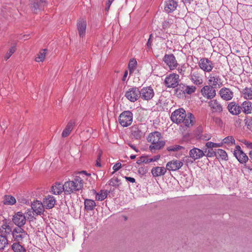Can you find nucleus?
<instances>
[{"label":"nucleus","instance_id":"f257e3e1","mask_svg":"<svg viewBox=\"0 0 252 252\" xmlns=\"http://www.w3.org/2000/svg\"><path fill=\"white\" fill-rule=\"evenodd\" d=\"M171 121L176 124L183 123L186 127H190L195 123L194 115L191 113H186L183 108H179L173 112L170 117Z\"/></svg>","mask_w":252,"mask_h":252},{"label":"nucleus","instance_id":"f03ea898","mask_svg":"<svg viewBox=\"0 0 252 252\" xmlns=\"http://www.w3.org/2000/svg\"><path fill=\"white\" fill-rule=\"evenodd\" d=\"M147 140L151 143L149 149L152 153H155L157 151L161 149L165 144V142L161 139V133L158 131L150 133L147 137Z\"/></svg>","mask_w":252,"mask_h":252},{"label":"nucleus","instance_id":"7ed1b4c3","mask_svg":"<svg viewBox=\"0 0 252 252\" xmlns=\"http://www.w3.org/2000/svg\"><path fill=\"white\" fill-rule=\"evenodd\" d=\"M64 186L65 194H70L82 189L83 180L80 176H76L73 180L65 182Z\"/></svg>","mask_w":252,"mask_h":252},{"label":"nucleus","instance_id":"20e7f679","mask_svg":"<svg viewBox=\"0 0 252 252\" xmlns=\"http://www.w3.org/2000/svg\"><path fill=\"white\" fill-rule=\"evenodd\" d=\"M118 120L122 126L127 127L132 123L133 114L130 111H125L120 114Z\"/></svg>","mask_w":252,"mask_h":252},{"label":"nucleus","instance_id":"39448f33","mask_svg":"<svg viewBox=\"0 0 252 252\" xmlns=\"http://www.w3.org/2000/svg\"><path fill=\"white\" fill-rule=\"evenodd\" d=\"M189 77L191 82L195 85L200 86L203 84V75L198 68H191Z\"/></svg>","mask_w":252,"mask_h":252},{"label":"nucleus","instance_id":"423d86ee","mask_svg":"<svg viewBox=\"0 0 252 252\" xmlns=\"http://www.w3.org/2000/svg\"><path fill=\"white\" fill-rule=\"evenodd\" d=\"M179 81V75L176 73H171L165 77L164 84L167 88H175L178 87Z\"/></svg>","mask_w":252,"mask_h":252},{"label":"nucleus","instance_id":"0eeeda50","mask_svg":"<svg viewBox=\"0 0 252 252\" xmlns=\"http://www.w3.org/2000/svg\"><path fill=\"white\" fill-rule=\"evenodd\" d=\"M12 234L14 241L19 243H22L24 239L28 236L27 233L22 227L15 228L13 230Z\"/></svg>","mask_w":252,"mask_h":252},{"label":"nucleus","instance_id":"6e6552de","mask_svg":"<svg viewBox=\"0 0 252 252\" xmlns=\"http://www.w3.org/2000/svg\"><path fill=\"white\" fill-rule=\"evenodd\" d=\"M198 63L199 68L204 72H210L214 67L213 62L207 58H201Z\"/></svg>","mask_w":252,"mask_h":252},{"label":"nucleus","instance_id":"1a4fd4ad","mask_svg":"<svg viewBox=\"0 0 252 252\" xmlns=\"http://www.w3.org/2000/svg\"><path fill=\"white\" fill-rule=\"evenodd\" d=\"M30 7L34 13H37L44 8L46 4V0H29Z\"/></svg>","mask_w":252,"mask_h":252},{"label":"nucleus","instance_id":"9d476101","mask_svg":"<svg viewBox=\"0 0 252 252\" xmlns=\"http://www.w3.org/2000/svg\"><path fill=\"white\" fill-rule=\"evenodd\" d=\"M163 61L168 66L170 70L175 69L178 65L175 57L173 54H165L163 58Z\"/></svg>","mask_w":252,"mask_h":252},{"label":"nucleus","instance_id":"9b49d317","mask_svg":"<svg viewBox=\"0 0 252 252\" xmlns=\"http://www.w3.org/2000/svg\"><path fill=\"white\" fill-rule=\"evenodd\" d=\"M125 96L131 102H135L140 97V90L136 87L130 88L126 93Z\"/></svg>","mask_w":252,"mask_h":252},{"label":"nucleus","instance_id":"f8f14e48","mask_svg":"<svg viewBox=\"0 0 252 252\" xmlns=\"http://www.w3.org/2000/svg\"><path fill=\"white\" fill-rule=\"evenodd\" d=\"M26 217L22 212H18L13 216L12 221L17 227H22L26 222Z\"/></svg>","mask_w":252,"mask_h":252},{"label":"nucleus","instance_id":"ddd939ff","mask_svg":"<svg viewBox=\"0 0 252 252\" xmlns=\"http://www.w3.org/2000/svg\"><path fill=\"white\" fill-rule=\"evenodd\" d=\"M233 155L241 163H245L248 160V157L242 151L240 146L237 145L233 152Z\"/></svg>","mask_w":252,"mask_h":252},{"label":"nucleus","instance_id":"4468645a","mask_svg":"<svg viewBox=\"0 0 252 252\" xmlns=\"http://www.w3.org/2000/svg\"><path fill=\"white\" fill-rule=\"evenodd\" d=\"M200 92L204 97L209 99L214 98L216 94V90L213 86L209 85L204 86L201 89Z\"/></svg>","mask_w":252,"mask_h":252},{"label":"nucleus","instance_id":"2eb2a0df","mask_svg":"<svg viewBox=\"0 0 252 252\" xmlns=\"http://www.w3.org/2000/svg\"><path fill=\"white\" fill-rule=\"evenodd\" d=\"M142 124L135 125L130 127L131 133L133 137L136 139H141L144 136V132L142 130Z\"/></svg>","mask_w":252,"mask_h":252},{"label":"nucleus","instance_id":"dca6fc26","mask_svg":"<svg viewBox=\"0 0 252 252\" xmlns=\"http://www.w3.org/2000/svg\"><path fill=\"white\" fill-rule=\"evenodd\" d=\"M140 98L143 100H149L154 96L155 93L151 87H144L140 90Z\"/></svg>","mask_w":252,"mask_h":252},{"label":"nucleus","instance_id":"f3484780","mask_svg":"<svg viewBox=\"0 0 252 252\" xmlns=\"http://www.w3.org/2000/svg\"><path fill=\"white\" fill-rule=\"evenodd\" d=\"M206 152L207 149L203 151L199 148H193L189 151V155L190 158L195 160L202 158Z\"/></svg>","mask_w":252,"mask_h":252},{"label":"nucleus","instance_id":"a211bd4d","mask_svg":"<svg viewBox=\"0 0 252 252\" xmlns=\"http://www.w3.org/2000/svg\"><path fill=\"white\" fill-rule=\"evenodd\" d=\"M227 109L230 114L233 115H238L241 113L242 107L235 102H230L227 105Z\"/></svg>","mask_w":252,"mask_h":252},{"label":"nucleus","instance_id":"6ab92c4d","mask_svg":"<svg viewBox=\"0 0 252 252\" xmlns=\"http://www.w3.org/2000/svg\"><path fill=\"white\" fill-rule=\"evenodd\" d=\"M183 164V162L180 160H172L167 162L166 167L169 171H176L179 169Z\"/></svg>","mask_w":252,"mask_h":252},{"label":"nucleus","instance_id":"aec40b11","mask_svg":"<svg viewBox=\"0 0 252 252\" xmlns=\"http://www.w3.org/2000/svg\"><path fill=\"white\" fill-rule=\"evenodd\" d=\"M221 97L225 100H230L233 97V93L230 89L227 88H222L220 91Z\"/></svg>","mask_w":252,"mask_h":252},{"label":"nucleus","instance_id":"412c9836","mask_svg":"<svg viewBox=\"0 0 252 252\" xmlns=\"http://www.w3.org/2000/svg\"><path fill=\"white\" fill-rule=\"evenodd\" d=\"M77 26L79 36L81 37H83L85 35L87 27V22L86 20L84 19H80L78 20Z\"/></svg>","mask_w":252,"mask_h":252},{"label":"nucleus","instance_id":"4be33fe9","mask_svg":"<svg viewBox=\"0 0 252 252\" xmlns=\"http://www.w3.org/2000/svg\"><path fill=\"white\" fill-rule=\"evenodd\" d=\"M177 1L175 0H166L165 2L164 10L167 13L174 11L177 7Z\"/></svg>","mask_w":252,"mask_h":252},{"label":"nucleus","instance_id":"5701e85b","mask_svg":"<svg viewBox=\"0 0 252 252\" xmlns=\"http://www.w3.org/2000/svg\"><path fill=\"white\" fill-rule=\"evenodd\" d=\"M208 79L209 85L213 87L219 85V83H220L221 81L220 76L214 72L210 73Z\"/></svg>","mask_w":252,"mask_h":252},{"label":"nucleus","instance_id":"b1692460","mask_svg":"<svg viewBox=\"0 0 252 252\" xmlns=\"http://www.w3.org/2000/svg\"><path fill=\"white\" fill-rule=\"evenodd\" d=\"M208 104L213 112L221 113L223 111L221 104L216 99L210 100Z\"/></svg>","mask_w":252,"mask_h":252},{"label":"nucleus","instance_id":"393cba45","mask_svg":"<svg viewBox=\"0 0 252 252\" xmlns=\"http://www.w3.org/2000/svg\"><path fill=\"white\" fill-rule=\"evenodd\" d=\"M64 187V184L62 185L59 183H56L51 188V192L54 194L59 195L61 194L63 191L65 192Z\"/></svg>","mask_w":252,"mask_h":252},{"label":"nucleus","instance_id":"a878e982","mask_svg":"<svg viewBox=\"0 0 252 252\" xmlns=\"http://www.w3.org/2000/svg\"><path fill=\"white\" fill-rule=\"evenodd\" d=\"M56 202V200L54 197L48 195L46 196L43 201V204L44 206L46 209H51L54 207Z\"/></svg>","mask_w":252,"mask_h":252},{"label":"nucleus","instance_id":"bb28decb","mask_svg":"<svg viewBox=\"0 0 252 252\" xmlns=\"http://www.w3.org/2000/svg\"><path fill=\"white\" fill-rule=\"evenodd\" d=\"M43 204L41 202L36 201L32 204V209L37 215H40L43 212Z\"/></svg>","mask_w":252,"mask_h":252},{"label":"nucleus","instance_id":"cd10ccee","mask_svg":"<svg viewBox=\"0 0 252 252\" xmlns=\"http://www.w3.org/2000/svg\"><path fill=\"white\" fill-rule=\"evenodd\" d=\"M166 167L157 166L152 169L151 173L154 177H158L164 175L166 172Z\"/></svg>","mask_w":252,"mask_h":252},{"label":"nucleus","instance_id":"c85d7f7f","mask_svg":"<svg viewBox=\"0 0 252 252\" xmlns=\"http://www.w3.org/2000/svg\"><path fill=\"white\" fill-rule=\"evenodd\" d=\"M242 110L245 114L252 113V102L249 101H244L241 105Z\"/></svg>","mask_w":252,"mask_h":252},{"label":"nucleus","instance_id":"c756f323","mask_svg":"<svg viewBox=\"0 0 252 252\" xmlns=\"http://www.w3.org/2000/svg\"><path fill=\"white\" fill-rule=\"evenodd\" d=\"M0 232L1 234L4 236L9 234L11 232V228L5 219L3 220L2 224L0 227Z\"/></svg>","mask_w":252,"mask_h":252},{"label":"nucleus","instance_id":"7c9ffc66","mask_svg":"<svg viewBox=\"0 0 252 252\" xmlns=\"http://www.w3.org/2000/svg\"><path fill=\"white\" fill-rule=\"evenodd\" d=\"M243 98L247 100L252 99V87H246L241 91Z\"/></svg>","mask_w":252,"mask_h":252},{"label":"nucleus","instance_id":"2f4dec72","mask_svg":"<svg viewBox=\"0 0 252 252\" xmlns=\"http://www.w3.org/2000/svg\"><path fill=\"white\" fill-rule=\"evenodd\" d=\"M75 123L73 121H70L67 124L65 128L62 132V136L66 137L68 136L73 128Z\"/></svg>","mask_w":252,"mask_h":252},{"label":"nucleus","instance_id":"473e14b6","mask_svg":"<svg viewBox=\"0 0 252 252\" xmlns=\"http://www.w3.org/2000/svg\"><path fill=\"white\" fill-rule=\"evenodd\" d=\"M84 207L87 211H93L96 206L94 200L90 199H85L84 200Z\"/></svg>","mask_w":252,"mask_h":252},{"label":"nucleus","instance_id":"72a5a7b5","mask_svg":"<svg viewBox=\"0 0 252 252\" xmlns=\"http://www.w3.org/2000/svg\"><path fill=\"white\" fill-rule=\"evenodd\" d=\"M216 157L221 160H228V157L226 152L222 149H219L216 150Z\"/></svg>","mask_w":252,"mask_h":252},{"label":"nucleus","instance_id":"f704fd0d","mask_svg":"<svg viewBox=\"0 0 252 252\" xmlns=\"http://www.w3.org/2000/svg\"><path fill=\"white\" fill-rule=\"evenodd\" d=\"M2 202L5 205H11L16 203V199L12 196L5 195L3 197Z\"/></svg>","mask_w":252,"mask_h":252},{"label":"nucleus","instance_id":"c9c22d12","mask_svg":"<svg viewBox=\"0 0 252 252\" xmlns=\"http://www.w3.org/2000/svg\"><path fill=\"white\" fill-rule=\"evenodd\" d=\"M21 243L15 242L11 246V249L14 252H26L25 248L20 244Z\"/></svg>","mask_w":252,"mask_h":252},{"label":"nucleus","instance_id":"e433bc0d","mask_svg":"<svg viewBox=\"0 0 252 252\" xmlns=\"http://www.w3.org/2000/svg\"><path fill=\"white\" fill-rule=\"evenodd\" d=\"M221 143H222V145L225 144L228 146H231L235 144V140L232 136H227L222 139Z\"/></svg>","mask_w":252,"mask_h":252},{"label":"nucleus","instance_id":"4c0bfd02","mask_svg":"<svg viewBox=\"0 0 252 252\" xmlns=\"http://www.w3.org/2000/svg\"><path fill=\"white\" fill-rule=\"evenodd\" d=\"M8 244V240L6 236L0 234V251L3 250Z\"/></svg>","mask_w":252,"mask_h":252},{"label":"nucleus","instance_id":"58836bf2","mask_svg":"<svg viewBox=\"0 0 252 252\" xmlns=\"http://www.w3.org/2000/svg\"><path fill=\"white\" fill-rule=\"evenodd\" d=\"M107 191L101 190L99 192L96 193L95 198L97 200L102 201L107 197Z\"/></svg>","mask_w":252,"mask_h":252},{"label":"nucleus","instance_id":"ea45409f","mask_svg":"<svg viewBox=\"0 0 252 252\" xmlns=\"http://www.w3.org/2000/svg\"><path fill=\"white\" fill-rule=\"evenodd\" d=\"M46 51L47 50L45 49L41 51L35 58V61L37 62H43L46 56Z\"/></svg>","mask_w":252,"mask_h":252},{"label":"nucleus","instance_id":"a19ab883","mask_svg":"<svg viewBox=\"0 0 252 252\" xmlns=\"http://www.w3.org/2000/svg\"><path fill=\"white\" fill-rule=\"evenodd\" d=\"M136 66L137 61L136 60L134 59L130 60L128 63V69L130 74L134 72Z\"/></svg>","mask_w":252,"mask_h":252},{"label":"nucleus","instance_id":"79ce46f5","mask_svg":"<svg viewBox=\"0 0 252 252\" xmlns=\"http://www.w3.org/2000/svg\"><path fill=\"white\" fill-rule=\"evenodd\" d=\"M160 157V156L159 155H156L152 158H149L147 156H144L145 163L156 161L159 159Z\"/></svg>","mask_w":252,"mask_h":252},{"label":"nucleus","instance_id":"37998d69","mask_svg":"<svg viewBox=\"0 0 252 252\" xmlns=\"http://www.w3.org/2000/svg\"><path fill=\"white\" fill-rule=\"evenodd\" d=\"M196 87L195 86L193 85H188L185 91L184 94H191L192 93H194L196 91Z\"/></svg>","mask_w":252,"mask_h":252},{"label":"nucleus","instance_id":"c03bdc74","mask_svg":"<svg viewBox=\"0 0 252 252\" xmlns=\"http://www.w3.org/2000/svg\"><path fill=\"white\" fill-rule=\"evenodd\" d=\"M120 180L117 177H113L109 181V185L113 187H118Z\"/></svg>","mask_w":252,"mask_h":252},{"label":"nucleus","instance_id":"a18cd8bd","mask_svg":"<svg viewBox=\"0 0 252 252\" xmlns=\"http://www.w3.org/2000/svg\"><path fill=\"white\" fill-rule=\"evenodd\" d=\"M222 146V143H216L212 142H208L206 143L205 146L208 149H213L216 147H220Z\"/></svg>","mask_w":252,"mask_h":252},{"label":"nucleus","instance_id":"49530a36","mask_svg":"<svg viewBox=\"0 0 252 252\" xmlns=\"http://www.w3.org/2000/svg\"><path fill=\"white\" fill-rule=\"evenodd\" d=\"M16 51V46H12L7 51L4 56V59L7 60Z\"/></svg>","mask_w":252,"mask_h":252},{"label":"nucleus","instance_id":"de8ad7c7","mask_svg":"<svg viewBox=\"0 0 252 252\" xmlns=\"http://www.w3.org/2000/svg\"><path fill=\"white\" fill-rule=\"evenodd\" d=\"M186 67L184 64L179 66L178 68V71L182 76H185L186 73Z\"/></svg>","mask_w":252,"mask_h":252},{"label":"nucleus","instance_id":"09e8293b","mask_svg":"<svg viewBox=\"0 0 252 252\" xmlns=\"http://www.w3.org/2000/svg\"><path fill=\"white\" fill-rule=\"evenodd\" d=\"M206 156L207 157H216V151H213V149H209L208 150H207V152L206 153Z\"/></svg>","mask_w":252,"mask_h":252},{"label":"nucleus","instance_id":"8fccbe9b","mask_svg":"<svg viewBox=\"0 0 252 252\" xmlns=\"http://www.w3.org/2000/svg\"><path fill=\"white\" fill-rule=\"evenodd\" d=\"M183 148V147L182 146L179 145H174L172 147H169L167 150L169 151H176Z\"/></svg>","mask_w":252,"mask_h":252},{"label":"nucleus","instance_id":"3c124183","mask_svg":"<svg viewBox=\"0 0 252 252\" xmlns=\"http://www.w3.org/2000/svg\"><path fill=\"white\" fill-rule=\"evenodd\" d=\"M152 36H153L152 34H151L150 35L149 38L148 39L147 43V47L149 50H150V49H152V42H153V40L152 39Z\"/></svg>","mask_w":252,"mask_h":252},{"label":"nucleus","instance_id":"603ef678","mask_svg":"<svg viewBox=\"0 0 252 252\" xmlns=\"http://www.w3.org/2000/svg\"><path fill=\"white\" fill-rule=\"evenodd\" d=\"M187 85L185 84H183V83H181V84H179L178 85V88L177 89L181 91L184 94L185 93V91L186 90V87H187Z\"/></svg>","mask_w":252,"mask_h":252},{"label":"nucleus","instance_id":"864d4df0","mask_svg":"<svg viewBox=\"0 0 252 252\" xmlns=\"http://www.w3.org/2000/svg\"><path fill=\"white\" fill-rule=\"evenodd\" d=\"M211 135L208 134H202L199 137V138L201 140L207 141L211 139Z\"/></svg>","mask_w":252,"mask_h":252},{"label":"nucleus","instance_id":"5fc2aeb1","mask_svg":"<svg viewBox=\"0 0 252 252\" xmlns=\"http://www.w3.org/2000/svg\"><path fill=\"white\" fill-rule=\"evenodd\" d=\"M122 166V164L120 162L116 163L113 166V169L114 170V172L117 171L119 170Z\"/></svg>","mask_w":252,"mask_h":252},{"label":"nucleus","instance_id":"6e6d98bb","mask_svg":"<svg viewBox=\"0 0 252 252\" xmlns=\"http://www.w3.org/2000/svg\"><path fill=\"white\" fill-rule=\"evenodd\" d=\"M243 143L247 146V148L252 149V142H250L248 141H245Z\"/></svg>","mask_w":252,"mask_h":252},{"label":"nucleus","instance_id":"4d7b16f0","mask_svg":"<svg viewBox=\"0 0 252 252\" xmlns=\"http://www.w3.org/2000/svg\"><path fill=\"white\" fill-rule=\"evenodd\" d=\"M100 157H101V154H99L98 156V158H97V159L96 160V163H95V165L97 166V167H101V164H100Z\"/></svg>","mask_w":252,"mask_h":252},{"label":"nucleus","instance_id":"13d9d810","mask_svg":"<svg viewBox=\"0 0 252 252\" xmlns=\"http://www.w3.org/2000/svg\"><path fill=\"white\" fill-rule=\"evenodd\" d=\"M125 178L127 181L130 182V183H134L135 182V179L134 178L125 176Z\"/></svg>","mask_w":252,"mask_h":252},{"label":"nucleus","instance_id":"bf43d9fd","mask_svg":"<svg viewBox=\"0 0 252 252\" xmlns=\"http://www.w3.org/2000/svg\"><path fill=\"white\" fill-rule=\"evenodd\" d=\"M136 163L138 164H140L142 163H145V161H144V156H141L139 159H138L137 161H136Z\"/></svg>","mask_w":252,"mask_h":252},{"label":"nucleus","instance_id":"052dcab7","mask_svg":"<svg viewBox=\"0 0 252 252\" xmlns=\"http://www.w3.org/2000/svg\"><path fill=\"white\" fill-rule=\"evenodd\" d=\"M169 22L167 21H164L162 23V27L164 29L168 28L169 27Z\"/></svg>","mask_w":252,"mask_h":252},{"label":"nucleus","instance_id":"680f3d73","mask_svg":"<svg viewBox=\"0 0 252 252\" xmlns=\"http://www.w3.org/2000/svg\"><path fill=\"white\" fill-rule=\"evenodd\" d=\"M127 144L128 145V146L131 148H132V149H133L134 151H135L136 152H139V150H138V149H137L136 148V147L132 145V144L130 143H127Z\"/></svg>","mask_w":252,"mask_h":252},{"label":"nucleus","instance_id":"e2e57ef3","mask_svg":"<svg viewBox=\"0 0 252 252\" xmlns=\"http://www.w3.org/2000/svg\"><path fill=\"white\" fill-rule=\"evenodd\" d=\"M127 74H128V71H127V70H126L125 71L124 76H123V78H122V80L123 81H126V77L127 76Z\"/></svg>","mask_w":252,"mask_h":252},{"label":"nucleus","instance_id":"0e129e2a","mask_svg":"<svg viewBox=\"0 0 252 252\" xmlns=\"http://www.w3.org/2000/svg\"><path fill=\"white\" fill-rule=\"evenodd\" d=\"M33 211H29L27 213V215H28L30 217H32Z\"/></svg>","mask_w":252,"mask_h":252},{"label":"nucleus","instance_id":"69168bd1","mask_svg":"<svg viewBox=\"0 0 252 252\" xmlns=\"http://www.w3.org/2000/svg\"><path fill=\"white\" fill-rule=\"evenodd\" d=\"M157 36L163 39H165L167 37L166 34H164L163 36H162L161 35H157Z\"/></svg>","mask_w":252,"mask_h":252},{"label":"nucleus","instance_id":"338daca9","mask_svg":"<svg viewBox=\"0 0 252 252\" xmlns=\"http://www.w3.org/2000/svg\"><path fill=\"white\" fill-rule=\"evenodd\" d=\"M114 0H107V2L106 3V5H111L112 2L114 1Z\"/></svg>","mask_w":252,"mask_h":252},{"label":"nucleus","instance_id":"774afa93","mask_svg":"<svg viewBox=\"0 0 252 252\" xmlns=\"http://www.w3.org/2000/svg\"><path fill=\"white\" fill-rule=\"evenodd\" d=\"M111 5H106V7L105 8V10L106 11V12H108L109 11V9L110 8V7Z\"/></svg>","mask_w":252,"mask_h":252}]
</instances>
